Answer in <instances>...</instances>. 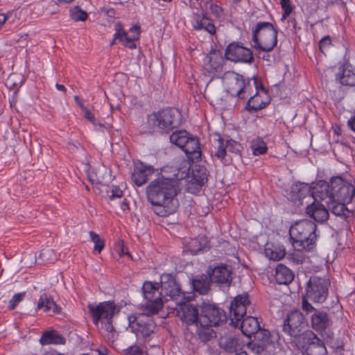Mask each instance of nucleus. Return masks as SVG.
<instances>
[{"label":"nucleus","mask_w":355,"mask_h":355,"mask_svg":"<svg viewBox=\"0 0 355 355\" xmlns=\"http://www.w3.org/2000/svg\"><path fill=\"white\" fill-rule=\"evenodd\" d=\"M115 33L114 34V40L121 41L123 44L130 49H136L135 41L139 40L137 35H128L125 32L121 23L118 22L114 25Z\"/></svg>","instance_id":"30"},{"label":"nucleus","mask_w":355,"mask_h":355,"mask_svg":"<svg viewBox=\"0 0 355 355\" xmlns=\"http://www.w3.org/2000/svg\"><path fill=\"white\" fill-rule=\"evenodd\" d=\"M209 9L211 10V12L216 17H220L223 15V8L216 3H211L210 5Z\"/></svg>","instance_id":"51"},{"label":"nucleus","mask_w":355,"mask_h":355,"mask_svg":"<svg viewBox=\"0 0 355 355\" xmlns=\"http://www.w3.org/2000/svg\"><path fill=\"white\" fill-rule=\"evenodd\" d=\"M251 306L248 293H244L236 295L230 306V319L231 324L235 327L240 326L242 333L250 338L255 334H259L260 325L256 317H245L248 308Z\"/></svg>","instance_id":"2"},{"label":"nucleus","mask_w":355,"mask_h":355,"mask_svg":"<svg viewBox=\"0 0 355 355\" xmlns=\"http://www.w3.org/2000/svg\"><path fill=\"white\" fill-rule=\"evenodd\" d=\"M307 198L311 200V187L309 184L297 182L292 185L290 199L293 202L303 205V200Z\"/></svg>","instance_id":"26"},{"label":"nucleus","mask_w":355,"mask_h":355,"mask_svg":"<svg viewBox=\"0 0 355 355\" xmlns=\"http://www.w3.org/2000/svg\"><path fill=\"white\" fill-rule=\"evenodd\" d=\"M265 254L271 260L279 261L285 257L286 252L284 247L272 245L265 248Z\"/></svg>","instance_id":"38"},{"label":"nucleus","mask_w":355,"mask_h":355,"mask_svg":"<svg viewBox=\"0 0 355 355\" xmlns=\"http://www.w3.org/2000/svg\"><path fill=\"white\" fill-rule=\"evenodd\" d=\"M250 79L234 71H229L224 73L222 81L225 91L232 96L239 99H246L253 93V80Z\"/></svg>","instance_id":"6"},{"label":"nucleus","mask_w":355,"mask_h":355,"mask_svg":"<svg viewBox=\"0 0 355 355\" xmlns=\"http://www.w3.org/2000/svg\"><path fill=\"white\" fill-rule=\"evenodd\" d=\"M43 355H64V354L60 353L55 349H50L49 351H46Z\"/></svg>","instance_id":"61"},{"label":"nucleus","mask_w":355,"mask_h":355,"mask_svg":"<svg viewBox=\"0 0 355 355\" xmlns=\"http://www.w3.org/2000/svg\"><path fill=\"white\" fill-rule=\"evenodd\" d=\"M154 314L141 313L131 314L128 316V325L132 332L135 334L137 339L149 341L155 334L157 325L150 318Z\"/></svg>","instance_id":"10"},{"label":"nucleus","mask_w":355,"mask_h":355,"mask_svg":"<svg viewBox=\"0 0 355 355\" xmlns=\"http://www.w3.org/2000/svg\"><path fill=\"white\" fill-rule=\"evenodd\" d=\"M336 80L345 87H355V67L346 61L338 67Z\"/></svg>","instance_id":"25"},{"label":"nucleus","mask_w":355,"mask_h":355,"mask_svg":"<svg viewBox=\"0 0 355 355\" xmlns=\"http://www.w3.org/2000/svg\"><path fill=\"white\" fill-rule=\"evenodd\" d=\"M87 309L92 320L96 327L102 321L112 320L116 311V304L113 301H105L98 304H89Z\"/></svg>","instance_id":"16"},{"label":"nucleus","mask_w":355,"mask_h":355,"mask_svg":"<svg viewBox=\"0 0 355 355\" xmlns=\"http://www.w3.org/2000/svg\"><path fill=\"white\" fill-rule=\"evenodd\" d=\"M216 150L215 151L214 155L220 160L224 164H227L228 161L225 158L227 156V152L234 153L235 155H239L241 153V144L232 139H227L224 144V141L221 137L217 139V146L216 147Z\"/></svg>","instance_id":"23"},{"label":"nucleus","mask_w":355,"mask_h":355,"mask_svg":"<svg viewBox=\"0 0 355 355\" xmlns=\"http://www.w3.org/2000/svg\"><path fill=\"white\" fill-rule=\"evenodd\" d=\"M55 87L59 91H62V92H65L66 91V88H65V87L63 85H60V84L57 83L55 85Z\"/></svg>","instance_id":"64"},{"label":"nucleus","mask_w":355,"mask_h":355,"mask_svg":"<svg viewBox=\"0 0 355 355\" xmlns=\"http://www.w3.org/2000/svg\"><path fill=\"white\" fill-rule=\"evenodd\" d=\"M223 57L216 51H211L203 60V69L205 73L214 78L223 71Z\"/></svg>","instance_id":"22"},{"label":"nucleus","mask_w":355,"mask_h":355,"mask_svg":"<svg viewBox=\"0 0 355 355\" xmlns=\"http://www.w3.org/2000/svg\"><path fill=\"white\" fill-rule=\"evenodd\" d=\"M178 193V179L163 175L153 180L146 187L147 200L153 205L154 213L161 217L168 216L177 211L179 206Z\"/></svg>","instance_id":"1"},{"label":"nucleus","mask_w":355,"mask_h":355,"mask_svg":"<svg viewBox=\"0 0 355 355\" xmlns=\"http://www.w3.org/2000/svg\"><path fill=\"white\" fill-rule=\"evenodd\" d=\"M159 288L158 282L146 281L143 284L142 293L145 302L141 305V309L146 314H157L162 309L164 297Z\"/></svg>","instance_id":"11"},{"label":"nucleus","mask_w":355,"mask_h":355,"mask_svg":"<svg viewBox=\"0 0 355 355\" xmlns=\"http://www.w3.org/2000/svg\"><path fill=\"white\" fill-rule=\"evenodd\" d=\"M278 29L268 21L257 23L252 30V40L257 50L270 52L277 44Z\"/></svg>","instance_id":"5"},{"label":"nucleus","mask_w":355,"mask_h":355,"mask_svg":"<svg viewBox=\"0 0 355 355\" xmlns=\"http://www.w3.org/2000/svg\"><path fill=\"white\" fill-rule=\"evenodd\" d=\"M200 324L217 327L227 321L225 311L215 304L202 302L200 306Z\"/></svg>","instance_id":"13"},{"label":"nucleus","mask_w":355,"mask_h":355,"mask_svg":"<svg viewBox=\"0 0 355 355\" xmlns=\"http://www.w3.org/2000/svg\"><path fill=\"white\" fill-rule=\"evenodd\" d=\"M83 112L84 113V116L85 119L89 120L93 124H95L96 119H95L94 114L92 112H90L86 107L84 110H83Z\"/></svg>","instance_id":"52"},{"label":"nucleus","mask_w":355,"mask_h":355,"mask_svg":"<svg viewBox=\"0 0 355 355\" xmlns=\"http://www.w3.org/2000/svg\"><path fill=\"white\" fill-rule=\"evenodd\" d=\"M331 200L351 202L355 196L354 187L340 176L330 180Z\"/></svg>","instance_id":"14"},{"label":"nucleus","mask_w":355,"mask_h":355,"mask_svg":"<svg viewBox=\"0 0 355 355\" xmlns=\"http://www.w3.org/2000/svg\"><path fill=\"white\" fill-rule=\"evenodd\" d=\"M250 348L253 353L260 354L265 350L266 346L263 343L255 342L250 344Z\"/></svg>","instance_id":"50"},{"label":"nucleus","mask_w":355,"mask_h":355,"mask_svg":"<svg viewBox=\"0 0 355 355\" xmlns=\"http://www.w3.org/2000/svg\"><path fill=\"white\" fill-rule=\"evenodd\" d=\"M36 309L42 310L46 313H53L54 314L59 313L61 311V308L54 302L53 299L46 293H43L40 295Z\"/></svg>","instance_id":"32"},{"label":"nucleus","mask_w":355,"mask_h":355,"mask_svg":"<svg viewBox=\"0 0 355 355\" xmlns=\"http://www.w3.org/2000/svg\"><path fill=\"white\" fill-rule=\"evenodd\" d=\"M189 301L176 304L177 316L187 326L197 327L200 324V312L196 306L188 303Z\"/></svg>","instance_id":"19"},{"label":"nucleus","mask_w":355,"mask_h":355,"mask_svg":"<svg viewBox=\"0 0 355 355\" xmlns=\"http://www.w3.org/2000/svg\"><path fill=\"white\" fill-rule=\"evenodd\" d=\"M280 4L283 10L293 11V10L291 0H280Z\"/></svg>","instance_id":"53"},{"label":"nucleus","mask_w":355,"mask_h":355,"mask_svg":"<svg viewBox=\"0 0 355 355\" xmlns=\"http://www.w3.org/2000/svg\"><path fill=\"white\" fill-rule=\"evenodd\" d=\"M302 309L306 315L311 314V326L315 331L322 332L330 326V317L323 309H317L306 302L302 303Z\"/></svg>","instance_id":"17"},{"label":"nucleus","mask_w":355,"mask_h":355,"mask_svg":"<svg viewBox=\"0 0 355 355\" xmlns=\"http://www.w3.org/2000/svg\"><path fill=\"white\" fill-rule=\"evenodd\" d=\"M348 127L355 132V116H352L347 121Z\"/></svg>","instance_id":"57"},{"label":"nucleus","mask_w":355,"mask_h":355,"mask_svg":"<svg viewBox=\"0 0 355 355\" xmlns=\"http://www.w3.org/2000/svg\"><path fill=\"white\" fill-rule=\"evenodd\" d=\"M302 349L305 355H327V350L324 342L312 331L304 335Z\"/></svg>","instance_id":"21"},{"label":"nucleus","mask_w":355,"mask_h":355,"mask_svg":"<svg viewBox=\"0 0 355 355\" xmlns=\"http://www.w3.org/2000/svg\"><path fill=\"white\" fill-rule=\"evenodd\" d=\"M238 346L237 340L235 338H229L225 341L224 348L227 352H234Z\"/></svg>","instance_id":"49"},{"label":"nucleus","mask_w":355,"mask_h":355,"mask_svg":"<svg viewBox=\"0 0 355 355\" xmlns=\"http://www.w3.org/2000/svg\"><path fill=\"white\" fill-rule=\"evenodd\" d=\"M316 225L311 220L295 222L289 230L291 239L295 250L311 251L315 245Z\"/></svg>","instance_id":"4"},{"label":"nucleus","mask_w":355,"mask_h":355,"mask_svg":"<svg viewBox=\"0 0 355 355\" xmlns=\"http://www.w3.org/2000/svg\"><path fill=\"white\" fill-rule=\"evenodd\" d=\"M307 326L303 313L295 310L291 312L284 320L283 331L291 338H300L303 340L304 335L309 331L306 330Z\"/></svg>","instance_id":"12"},{"label":"nucleus","mask_w":355,"mask_h":355,"mask_svg":"<svg viewBox=\"0 0 355 355\" xmlns=\"http://www.w3.org/2000/svg\"><path fill=\"white\" fill-rule=\"evenodd\" d=\"M164 300H171L176 304L184 302V300L191 301L194 295L182 291L175 277L171 273H163L160 276L159 283Z\"/></svg>","instance_id":"8"},{"label":"nucleus","mask_w":355,"mask_h":355,"mask_svg":"<svg viewBox=\"0 0 355 355\" xmlns=\"http://www.w3.org/2000/svg\"><path fill=\"white\" fill-rule=\"evenodd\" d=\"M207 273L211 282L218 285L230 286L232 282V268L227 263H216L209 265Z\"/></svg>","instance_id":"18"},{"label":"nucleus","mask_w":355,"mask_h":355,"mask_svg":"<svg viewBox=\"0 0 355 355\" xmlns=\"http://www.w3.org/2000/svg\"><path fill=\"white\" fill-rule=\"evenodd\" d=\"M26 295V293H18L13 295L8 302V309L14 310L17 306L23 300Z\"/></svg>","instance_id":"46"},{"label":"nucleus","mask_w":355,"mask_h":355,"mask_svg":"<svg viewBox=\"0 0 355 355\" xmlns=\"http://www.w3.org/2000/svg\"><path fill=\"white\" fill-rule=\"evenodd\" d=\"M293 11H289V10H283V13H282V18H281V20L282 21H284L286 20L288 17L291 15V13Z\"/></svg>","instance_id":"63"},{"label":"nucleus","mask_w":355,"mask_h":355,"mask_svg":"<svg viewBox=\"0 0 355 355\" xmlns=\"http://www.w3.org/2000/svg\"><path fill=\"white\" fill-rule=\"evenodd\" d=\"M211 283L209 276L205 274L196 275L191 280L193 290L200 295H205L209 292Z\"/></svg>","instance_id":"33"},{"label":"nucleus","mask_w":355,"mask_h":355,"mask_svg":"<svg viewBox=\"0 0 355 355\" xmlns=\"http://www.w3.org/2000/svg\"><path fill=\"white\" fill-rule=\"evenodd\" d=\"M204 185L205 184L193 180V178L190 176L188 178L187 189L191 193H197L200 192Z\"/></svg>","instance_id":"44"},{"label":"nucleus","mask_w":355,"mask_h":355,"mask_svg":"<svg viewBox=\"0 0 355 355\" xmlns=\"http://www.w3.org/2000/svg\"><path fill=\"white\" fill-rule=\"evenodd\" d=\"M300 251H297L296 250V252H294L292 256H293V260L297 263H301L303 262V260H304V257L301 256L299 254V252Z\"/></svg>","instance_id":"56"},{"label":"nucleus","mask_w":355,"mask_h":355,"mask_svg":"<svg viewBox=\"0 0 355 355\" xmlns=\"http://www.w3.org/2000/svg\"><path fill=\"white\" fill-rule=\"evenodd\" d=\"M211 327L212 326H202L200 324H198L197 327H195L196 332L202 342L206 343L216 336L215 331L211 329Z\"/></svg>","instance_id":"37"},{"label":"nucleus","mask_w":355,"mask_h":355,"mask_svg":"<svg viewBox=\"0 0 355 355\" xmlns=\"http://www.w3.org/2000/svg\"><path fill=\"white\" fill-rule=\"evenodd\" d=\"M192 26L196 31H205L211 35H214L216 33L215 26L203 11L194 15Z\"/></svg>","instance_id":"28"},{"label":"nucleus","mask_w":355,"mask_h":355,"mask_svg":"<svg viewBox=\"0 0 355 355\" xmlns=\"http://www.w3.org/2000/svg\"><path fill=\"white\" fill-rule=\"evenodd\" d=\"M23 84L22 78L17 74L10 75L6 81V85L10 89L18 90Z\"/></svg>","instance_id":"43"},{"label":"nucleus","mask_w":355,"mask_h":355,"mask_svg":"<svg viewBox=\"0 0 355 355\" xmlns=\"http://www.w3.org/2000/svg\"><path fill=\"white\" fill-rule=\"evenodd\" d=\"M330 182H327L324 180L318 181L315 185L311 187V199L315 202L318 200H326L331 201Z\"/></svg>","instance_id":"29"},{"label":"nucleus","mask_w":355,"mask_h":355,"mask_svg":"<svg viewBox=\"0 0 355 355\" xmlns=\"http://www.w3.org/2000/svg\"><path fill=\"white\" fill-rule=\"evenodd\" d=\"M74 101L80 107L82 111L86 108V107L83 105L82 101L78 96H74Z\"/></svg>","instance_id":"60"},{"label":"nucleus","mask_w":355,"mask_h":355,"mask_svg":"<svg viewBox=\"0 0 355 355\" xmlns=\"http://www.w3.org/2000/svg\"><path fill=\"white\" fill-rule=\"evenodd\" d=\"M170 141L173 144L181 148L192 162H196L201 159L202 151L197 136L186 130H176L171 135Z\"/></svg>","instance_id":"7"},{"label":"nucleus","mask_w":355,"mask_h":355,"mask_svg":"<svg viewBox=\"0 0 355 355\" xmlns=\"http://www.w3.org/2000/svg\"><path fill=\"white\" fill-rule=\"evenodd\" d=\"M209 249V243L205 237L191 239L187 245L188 251H189L193 255L200 252H205Z\"/></svg>","instance_id":"35"},{"label":"nucleus","mask_w":355,"mask_h":355,"mask_svg":"<svg viewBox=\"0 0 355 355\" xmlns=\"http://www.w3.org/2000/svg\"><path fill=\"white\" fill-rule=\"evenodd\" d=\"M129 32L132 35H137L139 37L140 26L139 25H134L130 28Z\"/></svg>","instance_id":"55"},{"label":"nucleus","mask_w":355,"mask_h":355,"mask_svg":"<svg viewBox=\"0 0 355 355\" xmlns=\"http://www.w3.org/2000/svg\"><path fill=\"white\" fill-rule=\"evenodd\" d=\"M101 329H103L107 334V338L112 339L114 338L115 329L112 324V320H107L101 322Z\"/></svg>","instance_id":"45"},{"label":"nucleus","mask_w":355,"mask_h":355,"mask_svg":"<svg viewBox=\"0 0 355 355\" xmlns=\"http://www.w3.org/2000/svg\"><path fill=\"white\" fill-rule=\"evenodd\" d=\"M327 206L329 209H331V212L338 216H348L346 214V211L349 212L346 207V204H348V202H343V201H327Z\"/></svg>","instance_id":"36"},{"label":"nucleus","mask_w":355,"mask_h":355,"mask_svg":"<svg viewBox=\"0 0 355 355\" xmlns=\"http://www.w3.org/2000/svg\"><path fill=\"white\" fill-rule=\"evenodd\" d=\"M320 51L325 54L327 51L331 47L332 42L331 37L329 35L323 37L319 42Z\"/></svg>","instance_id":"47"},{"label":"nucleus","mask_w":355,"mask_h":355,"mask_svg":"<svg viewBox=\"0 0 355 355\" xmlns=\"http://www.w3.org/2000/svg\"><path fill=\"white\" fill-rule=\"evenodd\" d=\"M181 122V114L178 110L168 107L153 112L147 116L146 126L150 134L167 135L178 128Z\"/></svg>","instance_id":"3"},{"label":"nucleus","mask_w":355,"mask_h":355,"mask_svg":"<svg viewBox=\"0 0 355 355\" xmlns=\"http://www.w3.org/2000/svg\"><path fill=\"white\" fill-rule=\"evenodd\" d=\"M70 16L75 21H85L88 17L87 12L78 6L70 10Z\"/></svg>","instance_id":"41"},{"label":"nucleus","mask_w":355,"mask_h":355,"mask_svg":"<svg viewBox=\"0 0 355 355\" xmlns=\"http://www.w3.org/2000/svg\"><path fill=\"white\" fill-rule=\"evenodd\" d=\"M288 23L289 25H291L293 29L295 31H296L297 29H300V28H297V21L295 19V18L294 17H290L288 19Z\"/></svg>","instance_id":"59"},{"label":"nucleus","mask_w":355,"mask_h":355,"mask_svg":"<svg viewBox=\"0 0 355 355\" xmlns=\"http://www.w3.org/2000/svg\"><path fill=\"white\" fill-rule=\"evenodd\" d=\"M94 352H96L98 355H107L109 350L105 347H101L94 349Z\"/></svg>","instance_id":"58"},{"label":"nucleus","mask_w":355,"mask_h":355,"mask_svg":"<svg viewBox=\"0 0 355 355\" xmlns=\"http://www.w3.org/2000/svg\"><path fill=\"white\" fill-rule=\"evenodd\" d=\"M123 195V191L120 189H114L112 191V195L110 196V199L113 200L114 198H121Z\"/></svg>","instance_id":"54"},{"label":"nucleus","mask_w":355,"mask_h":355,"mask_svg":"<svg viewBox=\"0 0 355 355\" xmlns=\"http://www.w3.org/2000/svg\"><path fill=\"white\" fill-rule=\"evenodd\" d=\"M330 280L327 277L311 276L306 284L305 293L302 295V304L309 301L316 303H324L329 295Z\"/></svg>","instance_id":"9"},{"label":"nucleus","mask_w":355,"mask_h":355,"mask_svg":"<svg viewBox=\"0 0 355 355\" xmlns=\"http://www.w3.org/2000/svg\"><path fill=\"white\" fill-rule=\"evenodd\" d=\"M252 83L253 89H255L256 92L248 96L250 98L245 107V109L251 114L265 108L270 103L267 91L263 87L261 81L258 78H254Z\"/></svg>","instance_id":"15"},{"label":"nucleus","mask_w":355,"mask_h":355,"mask_svg":"<svg viewBox=\"0 0 355 355\" xmlns=\"http://www.w3.org/2000/svg\"><path fill=\"white\" fill-rule=\"evenodd\" d=\"M155 171L153 166L139 162L135 164L131 179L137 187H141L149 180Z\"/></svg>","instance_id":"24"},{"label":"nucleus","mask_w":355,"mask_h":355,"mask_svg":"<svg viewBox=\"0 0 355 355\" xmlns=\"http://www.w3.org/2000/svg\"><path fill=\"white\" fill-rule=\"evenodd\" d=\"M209 172L207 168L202 165H196L192 171L193 180L205 184L208 180Z\"/></svg>","instance_id":"39"},{"label":"nucleus","mask_w":355,"mask_h":355,"mask_svg":"<svg viewBox=\"0 0 355 355\" xmlns=\"http://www.w3.org/2000/svg\"><path fill=\"white\" fill-rule=\"evenodd\" d=\"M39 342L42 346L49 345H64L66 343V338L58 331L51 329L42 332Z\"/></svg>","instance_id":"31"},{"label":"nucleus","mask_w":355,"mask_h":355,"mask_svg":"<svg viewBox=\"0 0 355 355\" xmlns=\"http://www.w3.org/2000/svg\"><path fill=\"white\" fill-rule=\"evenodd\" d=\"M250 147L252 148L253 155L255 156L266 153L268 149L266 144L261 138H257L253 140L251 143Z\"/></svg>","instance_id":"40"},{"label":"nucleus","mask_w":355,"mask_h":355,"mask_svg":"<svg viewBox=\"0 0 355 355\" xmlns=\"http://www.w3.org/2000/svg\"><path fill=\"white\" fill-rule=\"evenodd\" d=\"M293 272L282 263H279L275 270V280L279 284H288L294 279Z\"/></svg>","instance_id":"34"},{"label":"nucleus","mask_w":355,"mask_h":355,"mask_svg":"<svg viewBox=\"0 0 355 355\" xmlns=\"http://www.w3.org/2000/svg\"><path fill=\"white\" fill-rule=\"evenodd\" d=\"M143 349L137 345H131L121 351L122 355H143Z\"/></svg>","instance_id":"48"},{"label":"nucleus","mask_w":355,"mask_h":355,"mask_svg":"<svg viewBox=\"0 0 355 355\" xmlns=\"http://www.w3.org/2000/svg\"><path fill=\"white\" fill-rule=\"evenodd\" d=\"M8 17L7 16L3 13H0V28L3 26V25L6 21Z\"/></svg>","instance_id":"62"},{"label":"nucleus","mask_w":355,"mask_h":355,"mask_svg":"<svg viewBox=\"0 0 355 355\" xmlns=\"http://www.w3.org/2000/svg\"><path fill=\"white\" fill-rule=\"evenodd\" d=\"M89 234L91 241L94 243V251H96L98 253H101L105 248L104 240L101 239L98 234L93 231L89 232Z\"/></svg>","instance_id":"42"},{"label":"nucleus","mask_w":355,"mask_h":355,"mask_svg":"<svg viewBox=\"0 0 355 355\" xmlns=\"http://www.w3.org/2000/svg\"><path fill=\"white\" fill-rule=\"evenodd\" d=\"M225 56L227 60L234 62L252 63L254 61L252 51L239 42L230 44L225 49Z\"/></svg>","instance_id":"20"},{"label":"nucleus","mask_w":355,"mask_h":355,"mask_svg":"<svg viewBox=\"0 0 355 355\" xmlns=\"http://www.w3.org/2000/svg\"><path fill=\"white\" fill-rule=\"evenodd\" d=\"M306 213L316 222H326L329 216V211L325 206L319 202L313 201L306 208Z\"/></svg>","instance_id":"27"}]
</instances>
